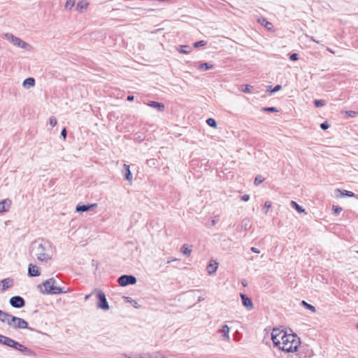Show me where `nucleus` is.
<instances>
[{"mask_svg": "<svg viewBox=\"0 0 358 358\" xmlns=\"http://www.w3.org/2000/svg\"><path fill=\"white\" fill-rule=\"evenodd\" d=\"M206 123L208 126L216 128L217 127V122L213 118H208L206 120Z\"/></svg>", "mask_w": 358, "mask_h": 358, "instance_id": "obj_29", "label": "nucleus"}, {"mask_svg": "<svg viewBox=\"0 0 358 358\" xmlns=\"http://www.w3.org/2000/svg\"><path fill=\"white\" fill-rule=\"evenodd\" d=\"M179 259H177V258H174V257H169L167 259V264H170L171 262H176V261H178Z\"/></svg>", "mask_w": 358, "mask_h": 358, "instance_id": "obj_46", "label": "nucleus"}, {"mask_svg": "<svg viewBox=\"0 0 358 358\" xmlns=\"http://www.w3.org/2000/svg\"><path fill=\"white\" fill-rule=\"evenodd\" d=\"M92 294H96V296L99 300L96 304L98 308L102 309L103 310H109L110 306L106 300V295L101 290L95 289L92 291Z\"/></svg>", "mask_w": 358, "mask_h": 358, "instance_id": "obj_5", "label": "nucleus"}, {"mask_svg": "<svg viewBox=\"0 0 358 358\" xmlns=\"http://www.w3.org/2000/svg\"><path fill=\"white\" fill-rule=\"evenodd\" d=\"M61 135L63 137L64 139L66 138V128H64L61 132Z\"/></svg>", "mask_w": 358, "mask_h": 358, "instance_id": "obj_47", "label": "nucleus"}, {"mask_svg": "<svg viewBox=\"0 0 358 358\" xmlns=\"http://www.w3.org/2000/svg\"><path fill=\"white\" fill-rule=\"evenodd\" d=\"M97 207V203H92L90 205H80L76 206V211L78 213H83L90 210H93Z\"/></svg>", "mask_w": 358, "mask_h": 358, "instance_id": "obj_10", "label": "nucleus"}, {"mask_svg": "<svg viewBox=\"0 0 358 358\" xmlns=\"http://www.w3.org/2000/svg\"><path fill=\"white\" fill-rule=\"evenodd\" d=\"M124 300L128 302V303H133L134 306L135 308H138V303L136 301H135L134 300H133L131 298L129 297V296H126L124 297Z\"/></svg>", "mask_w": 358, "mask_h": 358, "instance_id": "obj_36", "label": "nucleus"}, {"mask_svg": "<svg viewBox=\"0 0 358 358\" xmlns=\"http://www.w3.org/2000/svg\"><path fill=\"white\" fill-rule=\"evenodd\" d=\"M258 22L266 27L268 30H271L273 28V24L264 17L259 18L258 20Z\"/></svg>", "mask_w": 358, "mask_h": 358, "instance_id": "obj_22", "label": "nucleus"}, {"mask_svg": "<svg viewBox=\"0 0 358 358\" xmlns=\"http://www.w3.org/2000/svg\"><path fill=\"white\" fill-rule=\"evenodd\" d=\"M35 85V80L33 78H28L25 79L22 83V86L24 88L29 89L30 87H34Z\"/></svg>", "mask_w": 358, "mask_h": 358, "instance_id": "obj_21", "label": "nucleus"}, {"mask_svg": "<svg viewBox=\"0 0 358 358\" xmlns=\"http://www.w3.org/2000/svg\"><path fill=\"white\" fill-rule=\"evenodd\" d=\"M327 51H329V52L332 53V54H335L334 51L331 49L330 48H327Z\"/></svg>", "mask_w": 358, "mask_h": 358, "instance_id": "obj_52", "label": "nucleus"}, {"mask_svg": "<svg viewBox=\"0 0 358 358\" xmlns=\"http://www.w3.org/2000/svg\"><path fill=\"white\" fill-rule=\"evenodd\" d=\"M301 304L307 309L310 310L312 313H315L316 309L315 308L312 306L311 304L308 303L305 301H301Z\"/></svg>", "mask_w": 358, "mask_h": 358, "instance_id": "obj_27", "label": "nucleus"}, {"mask_svg": "<svg viewBox=\"0 0 358 358\" xmlns=\"http://www.w3.org/2000/svg\"><path fill=\"white\" fill-rule=\"evenodd\" d=\"M20 352H22L23 355L26 356L33 357L35 355V353L34 351H32L31 349L27 348L26 346L21 345L20 348H19L18 350Z\"/></svg>", "mask_w": 358, "mask_h": 358, "instance_id": "obj_19", "label": "nucleus"}, {"mask_svg": "<svg viewBox=\"0 0 358 358\" xmlns=\"http://www.w3.org/2000/svg\"><path fill=\"white\" fill-rule=\"evenodd\" d=\"M333 210H334V212L338 214V213H340L343 209L341 207L333 206Z\"/></svg>", "mask_w": 358, "mask_h": 358, "instance_id": "obj_43", "label": "nucleus"}, {"mask_svg": "<svg viewBox=\"0 0 358 358\" xmlns=\"http://www.w3.org/2000/svg\"><path fill=\"white\" fill-rule=\"evenodd\" d=\"M314 104L316 107H321L326 104V102L324 100L320 99V100H315Z\"/></svg>", "mask_w": 358, "mask_h": 358, "instance_id": "obj_34", "label": "nucleus"}, {"mask_svg": "<svg viewBox=\"0 0 358 358\" xmlns=\"http://www.w3.org/2000/svg\"><path fill=\"white\" fill-rule=\"evenodd\" d=\"M355 114V112H354V111H350L349 112V115L350 116H353Z\"/></svg>", "mask_w": 358, "mask_h": 358, "instance_id": "obj_53", "label": "nucleus"}, {"mask_svg": "<svg viewBox=\"0 0 358 358\" xmlns=\"http://www.w3.org/2000/svg\"><path fill=\"white\" fill-rule=\"evenodd\" d=\"M94 294H92V292L90 294L85 295V299H85V301L88 300V299H89V298H90L92 295H94Z\"/></svg>", "mask_w": 358, "mask_h": 358, "instance_id": "obj_49", "label": "nucleus"}, {"mask_svg": "<svg viewBox=\"0 0 358 358\" xmlns=\"http://www.w3.org/2000/svg\"><path fill=\"white\" fill-rule=\"evenodd\" d=\"M134 99V96H127V100L128 101H133Z\"/></svg>", "mask_w": 358, "mask_h": 358, "instance_id": "obj_50", "label": "nucleus"}, {"mask_svg": "<svg viewBox=\"0 0 358 358\" xmlns=\"http://www.w3.org/2000/svg\"><path fill=\"white\" fill-rule=\"evenodd\" d=\"M289 59L292 61H296L299 59L298 55L296 53L291 54L290 56H289Z\"/></svg>", "mask_w": 358, "mask_h": 358, "instance_id": "obj_42", "label": "nucleus"}, {"mask_svg": "<svg viewBox=\"0 0 358 358\" xmlns=\"http://www.w3.org/2000/svg\"><path fill=\"white\" fill-rule=\"evenodd\" d=\"M177 50L180 53L187 54L189 53L192 49L189 45H180Z\"/></svg>", "mask_w": 358, "mask_h": 358, "instance_id": "obj_23", "label": "nucleus"}, {"mask_svg": "<svg viewBox=\"0 0 358 358\" xmlns=\"http://www.w3.org/2000/svg\"><path fill=\"white\" fill-rule=\"evenodd\" d=\"M250 199V195L249 194H244L241 196V200L243 201H248Z\"/></svg>", "mask_w": 358, "mask_h": 358, "instance_id": "obj_44", "label": "nucleus"}, {"mask_svg": "<svg viewBox=\"0 0 358 358\" xmlns=\"http://www.w3.org/2000/svg\"><path fill=\"white\" fill-rule=\"evenodd\" d=\"M252 88V86H250L249 85H243V88L241 90L244 93H250Z\"/></svg>", "mask_w": 358, "mask_h": 358, "instance_id": "obj_35", "label": "nucleus"}, {"mask_svg": "<svg viewBox=\"0 0 358 358\" xmlns=\"http://www.w3.org/2000/svg\"><path fill=\"white\" fill-rule=\"evenodd\" d=\"M75 5V0H66L64 8L67 10H71Z\"/></svg>", "mask_w": 358, "mask_h": 358, "instance_id": "obj_28", "label": "nucleus"}, {"mask_svg": "<svg viewBox=\"0 0 358 358\" xmlns=\"http://www.w3.org/2000/svg\"><path fill=\"white\" fill-rule=\"evenodd\" d=\"M357 328L358 329V324H357Z\"/></svg>", "mask_w": 358, "mask_h": 358, "instance_id": "obj_56", "label": "nucleus"}, {"mask_svg": "<svg viewBox=\"0 0 358 358\" xmlns=\"http://www.w3.org/2000/svg\"><path fill=\"white\" fill-rule=\"evenodd\" d=\"M271 339L275 347L287 352L296 351L300 344L299 338L296 335L288 334L279 329H273Z\"/></svg>", "mask_w": 358, "mask_h": 358, "instance_id": "obj_1", "label": "nucleus"}, {"mask_svg": "<svg viewBox=\"0 0 358 358\" xmlns=\"http://www.w3.org/2000/svg\"><path fill=\"white\" fill-rule=\"evenodd\" d=\"M262 110L265 111V112H271V113L278 111L277 108L275 107H265V108H262Z\"/></svg>", "mask_w": 358, "mask_h": 358, "instance_id": "obj_37", "label": "nucleus"}, {"mask_svg": "<svg viewBox=\"0 0 358 358\" xmlns=\"http://www.w3.org/2000/svg\"><path fill=\"white\" fill-rule=\"evenodd\" d=\"M50 124L54 127L57 124V120L55 117H51L50 118Z\"/></svg>", "mask_w": 358, "mask_h": 358, "instance_id": "obj_40", "label": "nucleus"}, {"mask_svg": "<svg viewBox=\"0 0 358 358\" xmlns=\"http://www.w3.org/2000/svg\"><path fill=\"white\" fill-rule=\"evenodd\" d=\"M341 194L342 196H350V197H352L354 196V193L352 192H350V191H347V190H343V192H341Z\"/></svg>", "mask_w": 358, "mask_h": 358, "instance_id": "obj_39", "label": "nucleus"}, {"mask_svg": "<svg viewBox=\"0 0 358 358\" xmlns=\"http://www.w3.org/2000/svg\"><path fill=\"white\" fill-rule=\"evenodd\" d=\"M251 251H252L255 253H259L260 252L259 250L257 248H254V247L251 248Z\"/></svg>", "mask_w": 358, "mask_h": 358, "instance_id": "obj_48", "label": "nucleus"}, {"mask_svg": "<svg viewBox=\"0 0 358 358\" xmlns=\"http://www.w3.org/2000/svg\"><path fill=\"white\" fill-rule=\"evenodd\" d=\"M13 339L5 336L1 344L10 347Z\"/></svg>", "mask_w": 358, "mask_h": 358, "instance_id": "obj_32", "label": "nucleus"}, {"mask_svg": "<svg viewBox=\"0 0 358 358\" xmlns=\"http://www.w3.org/2000/svg\"><path fill=\"white\" fill-rule=\"evenodd\" d=\"M5 38L13 43L14 45L17 46L20 48L31 50V46L26 43L25 41L21 40L20 38L15 36L12 34L7 33L4 35Z\"/></svg>", "mask_w": 358, "mask_h": 358, "instance_id": "obj_4", "label": "nucleus"}, {"mask_svg": "<svg viewBox=\"0 0 358 358\" xmlns=\"http://www.w3.org/2000/svg\"><path fill=\"white\" fill-rule=\"evenodd\" d=\"M118 284L122 287L129 285H134L136 282V278L131 275H122L117 280Z\"/></svg>", "mask_w": 358, "mask_h": 358, "instance_id": "obj_7", "label": "nucleus"}, {"mask_svg": "<svg viewBox=\"0 0 358 358\" xmlns=\"http://www.w3.org/2000/svg\"><path fill=\"white\" fill-rule=\"evenodd\" d=\"M12 317V315L0 310V322L6 323L8 325Z\"/></svg>", "mask_w": 358, "mask_h": 358, "instance_id": "obj_16", "label": "nucleus"}, {"mask_svg": "<svg viewBox=\"0 0 358 358\" xmlns=\"http://www.w3.org/2000/svg\"><path fill=\"white\" fill-rule=\"evenodd\" d=\"M14 281L13 278H7L0 281V292H3L6 289L13 286Z\"/></svg>", "mask_w": 358, "mask_h": 358, "instance_id": "obj_9", "label": "nucleus"}, {"mask_svg": "<svg viewBox=\"0 0 358 358\" xmlns=\"http://www.w3.org/2000/svg\"><path fill=\"white\" fill-rule=\"evenodd\" d=\"M213 261L210 262V263L207 266L206 271L209 275H213L215 273L217 268L218 264L213 261V264L212 263Z\"/></svg>", "mask_w": 358, "mask_h": 358, "instance_id": "obj_20", "label": "nucleus"}, {"mask_svg": "<svg viewBox=\"0 0 358 358\" xmlns=\"http://www.w3.org/2000/svg\"><path fill=\"white\" fill-rule=\"evenodd\" d=\"M271 203L270 201H266L264 203V210L265 213H268V210L271 208Z\"/></svg>", "mask_w": 358, "mask_h": 358, "instance_id": "obj_38", "label": "nucleus"}, {"mask_svg": "<svg viewBox=\"0 0 358 358\" xmlns=\"http://www.w3.org/2000/svg\"><path fill=\"white\" fill-rule=\"evenodd\" d=\"M215 223H216V222H215V220H211V224H212L213 226V225H215Z\"/></svg>", "mask_w": 358, "mask_h": 358, "instance_id": "obj_54", "label": "nucleus"}, {"mask_svg": "<svg viewBox=\"0 0 358 358\" xmlns=\"http://www.w3.org/2000/svg\"><path fill=\"white\" fill-rule=\"evenodd\" d=\"M241 297L242 300V303L245 307H246L248 309H252L253 308V303L249 297L243 294H241Z\"/></svg>", "mask_w": 358, "mask_h": 358, "instance_id": "obj_15", "label": "nucleus"}, {"mask_svg": "<svg viewBox=\"0 0 358 358\" xmlns=\"http://www.w3.org/2000/svg\"><path fill=\"white\" fill-rule=\"evenodd\" d=\"M229 327L228 325H223L222 329L219 330L220 333L222 334L221 336L222 338L226 339L227 341L229 340Z\"/></svg>", "mask_w": 358, "mask_h": 358, "instance_id": "obj_18", "label": "nucleus"}, {"mask_svg": "<svg viewBox=\"0 0 358 358\" xmlns=\"http://www.w3.org/2000/svg\"><path fill=\"white\" fill-rule=\"evenodd\" d=\"M357 252H358V251H357Z\"/></svg>", "mask_w": 358, "mask_h": 358, "instance_id": "obj_57", "label": "nucleus"}, {"mask_svg": "<svg viewBox=\"0 0 358 358\" xmlns=\"http://www.w3.org/2000/svg\"><path fill=\"white\" fill-rule=\"evenodd\" d=\"M310 40H311V41H314V42L318 43V42H317V41L314 38V37H313V36H311V37H310Z\"/></svg>", "mask_w": 358, "mask_h": 358, "instance_id": "obj_55", "label": "nucleus"}, {"mask_svg": "<svg viewBox=\"0 0 358 358\" xmlns=\"http://www.w3.org/2000/svg\"><path fill=\"white\" fill-rule=\"evenodd\" d=\"M11 205V201L8 199L0 201V213L8 211Z\"/></svg>", "mask_w": 358, "mask_h": 358, "instance_id": "obj_12", "label": "nucleus"}, {"mask_svg": "<svg viewBox=\"0 0 358 358\" xmlns=\"http://www.w3.org/2000/svg\"><path fill=\"white\" fill-rule=\"evenodd\" d=\"M31 252L40 262H47L54 255L52 245L48 241H36L31 245Z\"/></svg>", "mask_w": 358, "mask_h": 358, "instance_id": "obj_2", "label": "nucleus"}, {"mask_svg": "<svg viewBox=\"0 0 358 358\" xmlns=\"http://www.w3.org/2000/svg\"><path fill=\"white\" fill-rule=\"evenodd\" d=\"M264 178L262 176H257L255 178L254 184L255 185H259L264 181Z\"/></svg>", "mask_w": 358, "mask_h": 358, "instance_id": "obj_31", "label": "nucleus"}, {"mask_svg": "<svg viewBox=\"0 0 358 358\" xmlns=\"http://www.w3.org/2000/svg\"><path fill=\"white\" fill-rule=\"evenodd\" d=\"M89 3L87 0H80L78 2L76 10L80 13H83L87 9Z\"/></svg>", "mask_w": 358, "mask_h": 358, "instance_id": "obj_14", "label": "nucleus"}, {"mask_svg": "<svg viewBox=\"0 0 358 358\" xmlns=\"http://www.w3.org/2000/svg\"><path fill=\"white\" fill-rule=\"evenodd\" d=\"M10 304L16 308H21L25 306V301L20 296H15L10 299Z\"/></svg>", "mask_w": 358, "mask_h": 358, "instance_id": "obj_8", "label": "nucleus"}, {"mask_svg": "<svg viewBox=\"0 0 358 358\" xmlns=\"http://www.w3.org/2000/svg\"><path fill=\"white\" fill-rule=\"evenodd\" d=\"M8 326L13 329H29L30 330H33V329L28 327V322L24 320L22 318L17 317L15 316L12 317V318L10 320V323Z\"/></svg>", "mask_w": 358, "mask_h": 358, "instance_id": "obj_6", "label": "nucleus"}, {"mask_svg": "<svg viewBox=\"0 0 358 358\" xmlns=\"http://www.w3.org/2000/svg\"><path fill=\"white\" fill-rule=\"evenodd\" d=\"M213 67V65L208 62L205 63H200L199 64L198 69H199L201 71H206L208 69H210Z\"/></svg>", "mask_w": 358, "mask_h": 358, "instance_id": "obj_25", "label": "nucleus"}, {"mask_svg": "<svg viewBox=\"0 0 358 358\" xmlns=\"http://www.w3.org/2000/svg\"><path fill=\"white\" fill-rule=\"evenodd\" d=\"M290 205L292 208H295L297 212H304V209L301 206H299L296 201H292Z\"/></svg>", "mask_w": 358, "mask_h": 358, "instance_id": "obj_26", "label": "nucleus"}, {"mask_svg": "<svg viewBox=\"0 0 358 358\" xmlns=\"http://www.w3.org/2000/svg\"><path fill=\"white\" fill-rule=\"evenodd\" d=\"M21 345H22L21 343H20L19 342H17L13 339L10 347L16 350H18V349H19V348H20Z\"/></svg>", "mask_w": 358, "mask_h": 358, "instance_id": "obj_30", "label": "nucleus"}, {"mask_svg": "<svg viewBox=\"0 0 358 358\" xmlns=\"http://www.w3.org/2000/svg\"><path fill=\"white\" fill-rule=\"evenodd\" d=\"M180 252L186 255V256H189L191 255V252H192V249H190L186 244L183 245L181 248H180Z\"/></svg>", "mask_w": 358, "mask_h": 358, "instance_id": "obj_24", "label": "nucleus"}, {"mask_svg": "<svg viewBox=\"0 0 358 358\" xmlns=\"http://www.w3.org/2000/svg\"><path fill=\"white\" fill-rule=\"evenodd\" d=\"M28 274L31 277L40 275V271L37 266L30 264L28 268Z\"/></svg>", "mask_w": 358, "mask_h": 358, "instance_id": "obj_11", "label": "nucleus"}, {"mask_svg": "<svg viewBox=\"0 0 358 358\" xmlns=\"http://www.w3.org/2000/svg\"><path fill=\"white\" fill-rule=\"evenodd\" d=\"M281 89V85H277L274 87V88L271 90V92H276Z\"/></svg>", "mask_w": 358, "mask_h": 358, "instance_id": "obj_45", "label": "nucleus"}, {"mask_svg": "<svg viewBox=\"0 0 358 358\" xmlns=\"http://www.w3.org/2000/svg\"><path fill=\"white\" fill-rule=\"evenodd\" d=\"M148 105L153 108L157 109L158 111L162 112L164 110L165 106L163 103L151 101L148 103Z\"/></svg>", "mask_w": 358, "mask_h": 358, "instance_id": "obj_17", "label": "nucleus"}, {"mask_svg": "<svg viewBox=\"0 0 358 358\" xmlns=\"http://www.w3.org/2000/svg\"><path fill=\"white\" fill-rule=\"evenodd\" d=\"M41 286L44 287V290H42V292L47 294H59L68 292V290L57 286L56 280L53 278L44 281Z\"/></svg>", "mask_w": 358, "mask_h": 358, "instance_id": "obj_3", "label": "nucleus"}, {"mask_svg": "<svg viewBox=\"0 0 358 358\" xmlns=\"http://www.w3.org/2000/svg\"><path fill=\"white\" fill-rule=\"evenodd\" d=\"M5 336H3V335H1L0 334V343L1 344L3 341V338H4Z\"/></svg>", "mask_w": 358, "mask_h": 358, "instance_id": "obj_51", "label": "nucleus"}, {"mask_svg": "<svg viewBox=\"0 0 358 358\" xmlns=\"http://www.w3.org/2000/svg\"><path fill=\"white\" fill-rule=\"evenodd\" d=\"M122 174L124 175V178L129 181V182H131L132 180V175H131V171H130V169H129V166L124 164L123 165V169H122Z\"/></svg>", "mask_w": 358, "mask_h": 358, "instance_id": "obj_13", "label": "nucleus"}, {"mask_svg": "<svg viewBox=\"0 0 358 358\" xmlns=\"http://www.w3.org/2000/svg\"><path fill=\"white\" fill-rule=\"evenodd\" d=\"M320 127L323 130H326L329 127V124L327 122H324L320 124Z\"/></svg>", "mask_w": 358, "mask_h": 358, "instance_id": "obj_41", "label": "nucleus"}, {"mask_svg": "<svg viewBox=\"0 0 358 358\" xmlns=\"http://www.w3.org/2000/svg\"><path fill=\"white\" fill-rule=\"evenodd\" d=\"M206 44H207V42L202 40V41H197V42L194 43L193 44V47L194 48H197L201 47V46H204Z\"/></svg>", "mask_w": 358, "mask_h": 358, "instance_id": "obj_33", "label": "nucleus"}]
</instances>
